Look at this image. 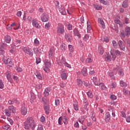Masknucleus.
<instances>
[{
	"label": "nucleus",
	"instance_id": "nucleus-1",
	"mask_svg": "<svg viewBox=\"0 0 130 130\" xmlns=\"http://www.w3.org/2000/svg\"><path fill=\"white\" fill-rule=\"evenodd\" d=\"M24 126L25 129H30V127L31 128L32 130L35 129L36 124L35 123L34 118L32 117L27 118L26 121L24 122Z\"/></svg>",
	"mask_w": 130,
	"mask_h": 130
},
{
	"label": "nucleus",
	"instance_id": "nucleus-2",
	"mask_svg": "<svg viewBox=\"0 0 130 130\" xmlns=\"http://www.w3.org/2000/svg\"><path fill=\"white\" fill-rule=\"evenodd\" d=\"M5 111V113L7 116H11V113H15V112H16V109H15L14 106H10L9 107V109H6Z\"/></svg>",
	"mask_w": 130,
	"mask_h": 130
},
{
	"label": "nucleus",
	"instance_id": "nucleus-3",
	"mask_svg": "<svg viewBox=\"0 0 130 130\" xmlns=\"http://www.w3.org/2000/svg\"><path fill=\"white\" fill-rule=\"evenodd\" d=\"M57 33L63 34L64 33V25L61 23H59L57 27Z\"/></svg>",
	"mask_w": 130,
	"mask_h": 130
},
{
	"label": "nucleus",
	"instance_id": "nucleus-4",
	"mask_svg": "<svg viewBox=\"0 0 130 130\" xmlns=\"http://www.w3.org/2000/svg\"><path fill=\"white\" fill-rule=\"evenodd\" d=\"M114 72L115 73V75L118 73L121 77L123 76V72H122L121 67H120V66H116V67L114 69Z\"/></svg>",
	"mask_w": 130,
	"mask_h": 130
},
{
	"label": "nucleus",
	"instance_id": "nucleus-5",
	"mask_svg": "<svg viewBox=\"0 0 130 130\" xmlns=\"http://www.w3.org/2000/svg\"><path fill=\"white\" fill-rule=\"evenodd\" d=\"M115 58H116V56L113 54V53H111V55H106L105 60L108 62L111 61V60H115Z\"/></svg>",
	"mask_w": 130,
	"mask_h": 130
},
{
	"label": "nucleus",
	"instance_id": "nucleus-6",
	"mask_svg": "<svg viewBox=\"0 0 130 130\" xmlns=\"http://www.w3.org/2000/svg\"><path fill=\"white\" fill-rule=\"evenodd\" d=\"M23 51L25 53H27L28 55H30L31 56H33V51L31 48L28 47H24L22 48Z\"/></svg>",
	"mask_w": 130,
	"mask_h": 130
},
{
	"label": "nucleus",
	"instance_id": "nucleus-7",
	"mask_svg": "<svg viewBox=\"0 0 130 130\" xmlns=\"http://www.w3.org/2000/svg\"><path fill=\"white\" fill-rule=\"evenodd\" d=\"M60 76L62 80H67V78H68V71L64 69H61Z\"/></svg>",
	"mask_w": 130,
	"mask_h": 130
},
{
	"label": "nucleus",
	"instance_id": "nucleus-8",
	"mask_svg": "<svg viewBox=\"0 0 130 130\" xmlns=\"http://www.w3.org/2000/svg\"><path fill=\"white\" fill-rule=\"evenodd\" d=\"M64 38L68 42H72L73 40V37L72 36V35L69 33H66L65 34Z\"/></svg>",
	"mask_w": 130,
	"mask_h": 130
},
{
	"label": "nucleus",
	"instance_id": "nucleus-9",
	"mask_svg": "<svg viewBox=\"0 0 130 130\" xmlns=\"http://www.w3.org/2000/svg\"><path fill=\"white\" fill-rule=\"evenodd\" d=\"M118 43L120 49H121L123 51H125V45H124V43H123L122 41L120 40L118 42Z\"/></svg>",
	"mask_w": 130,
	"mask_h": 130
},
{
	"label": "nucleus",
	"instance_id": "nucleus-10",
	"mask_svg": "<svg viewBox=\"0 0 130 130\" xmlns=\"http://www.w3.org/2000/svg\"><path fill=\"white\" fill-rule=\"evenodd\" d=\"M6 75L9 82H10V83H13V79L12 78V75H11V72L7 71Z\"/></svg>",
	"mask_w": 130,
	"mask_h": 130
},
{
	"label": "nucleus",
	"instance_id": "nucleus-11",
	"mask_svg": "<svg viewBox=\"0 0 130 130\" xmlns=\"http://www.w3.org/2000/svg\"><path fill=\"white\" fill-rule=\"evenodd\" d=\"M21 112L22 115H26L27 114V113L28 112V109H27V108L25 107V106H23L21 107Z\"/></svg>",
	"mask_w": 130,
	"mask_h": 130
},
{
	"label": "nucleus",
	"instance_id": "nucleus-12",
	"mask_svg": "<svg viewBox=\"0 0 130 130\" xmlns=\"http://www.w3.org/2000/svg\"><path fill=\"white\" fill-rule=\"evenodd\" d=\"M48 15L46 14H43L41 16V20L42 22H47L48 21Z\"/></svg>",
	"mask_w": 130,
	"mask_h": 130
},
{
	"label": "nucleus",
	"instance_id": "nucleus-13",
	"mask_svg": "<svg viewBox=\"0 0 130 130\" xmlns=\"http://www.w3.org/2000/svg\"><path fill=\"white\" fill-rule=\"evenodd\" d=\"M4 40H5V42H6V43H11V41L12 40V38L11 37V36L8 35H6L4 37Z\"/></svg>",
	"mask_w": 130,
	"mask_h": 130
},
{
	"label": "nucleus",
	"instance_id": "nucleus-14",
	"mask_svg": "<svg viewBox=\"0 0 130 130\" xmlns=\"http://www.w3.org/2000/svg\"><path fill=\"white\" fill-rule=\"evenodd\" d=\"M5 64H7L10 68H12L13 66H14V63H13V61H12V59L11 58H9L7 59V62Z\"/></svg>",
	"mask_w": 130,
	"mask_h": 130
},
{
	"label": "nucleus",
	"instance_id": "nucleus-15",
	"mask_svg": "<svg viewBox=\"0 0 130 130\" xmlns=\"http://www.w3.org/2000/svg\"><path fill=\"white\" fill-rule=\"evenodd\" d=\"M98 20L99 23H100V25H101L102 28H103V29H105V24L104 23L103 19H102V18H99Z\"/></svg>",
	"mask_w": 130,
	"mask_h": 130
},
{
	"label": "nucleus",
	"instance_id": "nucleus-16",
	"mask_svg": "<svg viewBox=\"0 0 130 130\" xmlns=\"http://www.w3.org/2000/svg\"><path fill=\"white\" fill-rule=\"evenodd\" d=\"M48 55L49 58H52L54 56V50L53 49H50L49 51L48 52Z\"/></svg>",
	"mask_w": 130,
	"mask_h": 130
},
{
	"label": "nucleus",
	"instance_id": "nucleus-17",
	"mask_svg": "<svg viewBox=\"0 0 130 130\" xmlns=\"http://www.w3.org/2000/svg\"><path fill=\"white\" fill-rule=\"evenodd\" d=\"M125 33L126 34V37H129L130 36V27L129 26H126L125 29Z\"/></svg>",
	"mask_w": 130,
	"mask_h": 130
},
{
	"label": "nucleus",
	"instance_id": "nucleus-18",
	"mask_svg": "<svg viewBox=\"0 0 130 130\" xmlns=\"http://www.w3.org/2000/svg\"><path fill=\"white\" fill-rule=\"evenodd\" d=\"M81 74L84 77L88 76V72H87V68L84 67L81 70Z\"/></svg>",
	"mask_w": 130,
	"mask_h": 130
},
{
	"label": "nucleus",
	"instance_id": "nucleus-19",
	"mask_svg": "<svg viewBox=\"0 0 130 130\" xmlns=\"http://www.w3.org/2000/svg\"><path fill=\"white\" fill-rule=\"evenodd\" d=\"M49 92H50V88L48 87L46 88L44 92V96L45 97H47V96H49Z\"/></svg>",
	"mask_w": 130,
	"mask_h": 130
},
{
	"label": "nucleus",
	"instance_id": "nucleus-20",
	"mask_svg": "<svg viewBox=\"0 0 130 130\" xmlns=\"http://www.w3.org/2000/svg\"><path fill=\"white\" fill-rule=\"evenodd\" d=\"M32 26H34V27H35V28H40V25H39V24H38V22H37V21L34 20H32Z\"/></svg>",
	"mask_w": 130,
	"mask_h": 130
},
{
	"label": "nucleus",
	"instance_id": "nucleus-21",
	"mask_svg": "<svg viewBox=\"0 0 130 130\" xmlns=\"http://www.w3.org/2000/svg\"><path fill=\"white\" fill-rule=\"evenodd\" d=\"M67 62L66 61V58H64L63 57H62L61 59L60 60L59 62H58L59 66H60V67H62V66H63Z\"/></svg>",
	"mask_w": 130,
	"mask_h": 130
},
{
	"label": "nucleus",
	"instance_id": "nucleus-22",
	"mask_svg": "<svg viewBox=\"0 0 130 130\" xmlns=\"http://www.w3.org/2000/svg\"><path fill=\"white\" fill-rule=\"evenodd\" d=\"M59 11L62 15H66L67 14V12H66V10H64V7L63 6H61V7H59Z\"/></svg>",
	"mask_w": 130,
	"mask_h": 130
},
{
	"label": "nucleus",
	"instance_id": "nucleus-23",
	"mask_svg": "<svg viewBox=\"0 0 130 130\" xmlns=\"http://www.w3.org/2000/svg\"><path fill=\"white\" fill-rule=\"evenodd\" d=\"M126 36V34H125V31L124 30L120 31V37H121V38H125Z\"/></svg>",
	"mask_w": 130,
	"mask_h": 130
},
{
	"label": "nucleus",
	"instance_id": "nucleus-24",
	"mask_svg": "<svg viewBox=\"0 0 130 130\" xmlns=\"http://www.w3.org/2000/svg\"><path fill=\"white\" fill-rule=\"evenodd\" d=\"M105 120L107 121V122H109V120H110V113L108 112L105 114Z\"/></svg>",
	"mask_w": 130,
	"mask_h": 130
},
{
	"label": "nucleus",
	"instance_id": "nucleus-25",
	"mask_svg": "<svg viewBox=\"0 0 130 130\" xmlns=\"http://www.w3.org/2000/svg\"><path fill=\"white\" fill-rule=\"evenodd\" d=\"M35 74L36 75L37 78H38V79H39V80H41V79H42V75H41V73H40V72L36 71Z\"/></svg>",
	"mask_w": 130,
	"mask_h": 130
},
{
	"label": "nucleus",
	"instance_id": "nucleus-26",
	"mask_svg": "<svg viewBox=\"0 0 130 130\" xmlns=\"http://www.w3.org/2000/svg\"><path fill=\"white\" fill-rule=\"evenodd\" d=\"M44 109L47 114H49V106L44 105Z\"/></svg>",
	"mask_w": 130,
	"mask_h": 130
},
{
	"label": "nucleus",
	"instance_id": "nucleus-27",
	"mask_svg": "<svg viewBox=\"0 0 130 130\" xmlns=\"http://www.w3.org/2000/svg\"><path fill=\"white\" fill-rule=\"evenodd\" d=\"M60 48L62 51H66V50L67 49V45L64 43H62Z\"/></svg>",
	"mask_w": 130,
	"mask_h": 130
},
{
	"label": "nucleus",
	"instance_id": "nucleus-28",
	"mask_svg": "<svg viewBox=\"0 0 130 130\" xmlns=\"http://www.w3.org/2000/svg\"><path fill=\"white\" fill-rule=\"evenodd\" d=\"M92 81L94 85H95V86H99V84H100V83L97 80V77H93Z\"/></svg>",
	"mask_w": 130,
	"mask_h": 130
},
{
	"label": "nucleus",
	"instance_id": "nucleus-29",
	"mask_svg": "<svg viewBox=\"0 0 130 130\" xmlns=\"http://www.w3.org/2000/svg\"><path fill=\"white\" fill-rule=\"evenodd\" d=\"M74 33L75 36H77L78 38H81V35L80 34V33H79V31H78V29H74Z\"/></svg>",
	"mask_w": 130,
	"mask_h": 130
},
{
	"label": "nucleus",
	"instance_id": "nucleus-30",
	"mask_svg": "<svg viewBox=\"0 0 130 130\" xmlns=\"http://www.w3.org/2000/svg\"><path fill=\"white\" fill-rule=\"evenodd\" d=\"M99 52L100 54H103L104 53V49L102 46L99 47Z\"/></svg>",
	"mask_w": 130,
	"mask_h": 130
},
{
	"label": "nucleus",
	"instance_id": "nucleus-31",
	"mask_svg": "<svg viewBox=\"0 0 130 130\" xmlns=\"http://www.w3.org/2000/svg\"><path fill=\"white\" fill-rule=\"evenodd\" d=\"M3 128H4V130H11V126L5 124L2 126Z\"/></svg>",
	"mask_w": 130,
	"mask_h": 130
},
{
	"label": "nucleus",
	"instance_id": "nucleus-32",
	"mask_svg": "<svg viewBox=\"0 0 130 130\" xmlns=\"http://www.w3.org/2000/svg\"><path fill=\"white\" fill-rule=\"evenodd\" d=\"M99 86H100L101 89H102V90H106L107 88L106 86L105 85H104V83H100V84H99Z\"/></svg>",
	"mask_w": 130,
	"mask_h": 130
},
{
	"label": "nucleus",
	"instance_id": "nucleus-33",
	"mask_svg": "<svg viewBox=\"0 0 130 130\" xmlns=\"http://www.w3.org/2000/svg\"><path fill=\"white\" fill-rule=\"evenodd\" d=\"M120 85L121 87H122L123 88H125V87H126V83L122 80L120 81Z\"/></svg>",
	"mask_w": 130,
	"mask_h": 130
},
{
	"label": "nucleus",
	"instance_id": "nucleus-34",
	"mask_svg": "<svg viewBox=\"0 0 130 130\" xmlns=\"http://www.w3.org/2000/svg\"><path fill=\"white\" fill-rule=\"evenodd\" d=\"M35 99H36V96H35V95L34 94V93H30V100H32L30 101L31 103H32V102H33V100H35Z\"/></svg>",
	"mask_w": 130,
	"mask_h": 130
},
{
	"label": "nucleus",
	"instance_id": "nucleus-35",
	"mask_svg": "<svg viewBox=\"0 0 130 130\" xmlns=\"http://www.w3.org/2000/svg\"><path fill=\"white\" fill-rule=\"evenodd\" d=\"M112 44L113 47H114L115 49H116L117 47H118V45L117 44V43H116V41L115 40H113L112 41Z\"/></svg>",
	"mask_w": 130,
	"mask_h": 130
},
{
	"label": "nucleus",
	"instance_id": "nucleus-36",
	"mask_svg": "<svg viewBox=\"0 0 130 130\" xmlns=\"http://www.w3.org/2000/svg\"><path fill=\"white\" fill-rule=\"evenodd\" d=\"M82 84H83V81L80 79H77V85L78 86H79V87H81L82 86Z\"/></svg>",
	"mask_w": 130,
	"mask_h": 130
},
{
	"label": "nucleus",
	"instance_id": "nucleus-37",
	"mask_svg": "<svg viewBox=\"0 0 130 130\" xmlns=\"http://www.w3.org/2000/svg\"><path fill=\"white\" fill-rule=\"evenodd\" d=\"M122 8H124L125 9L127 8L128 7V4H127V2H123L122 4Z\"/></svg>",
	"mask_w": 130,
	"mask_h": 130
},
{
	"label": "nucleus",
	"instance_id": "nucleus-38",
	"mask_svg": "<svg viewBox=\"0 0 130 130\" xmlns=\"http://www.w3.org/2000/svg\"><path fill=\"white\" fill-rule=\"evenodd\" d=\"M92 61H93V59L91 57L87 58L86 60V63H90V62H92Z\"/></svg>",
	"mask_w": 130,
	"mask_h": 130
},
{
	"label": "nucleus",
	"instance_id": "nucleus-39",
	"mask_svg": "<svg viewBox=\"0 0 130 130\" xmlns=\"http://www.w3.org/2000/svg\"><path fill=\"white\" fill-rule=\"evenodd\" d=\"M34 43L36 46H39L40 43H39V41H38V39L37 38L35 39Z\"/></svg>",
	"mask_w": 130,
	"mask_h": 130
},
{
	"label": "nucleus",
	"instance_id": "nucleus-40",
	"mask_svg": "<svg viewBox=\"0 0 130 130\" xmlns=\"http://www.w3.org/2000/svg\"><path fill=\"white\" fill-rule=\"evenodd\" d=\"M99 1L101 4H103V5H107V4H108V1H107V0H99Z\"/></svg>",
	"mask_w": 130,
	"mask_h": 130
},
{
	"label": "nucleus",
	"instance_id": "nucleus-41",
	"mask_svg": "<svg viewBox=\"0 0 130 130\" xmlns=\"http://www.w3.org/2000/svg\"><path fill=\"white\" fill-rule=\"evenodd\" d=\"M69 49L70 52H73L74 51V46L72 45H69Z\"/></svg>",
	"mask_w": 130,
	"mask_h": 130
},
{
	"label": "nucleus",
	"instance_id": "nucleus-42",
	"mask_svg": "<svg viewBox=\"0 0 130 130\" xmlns=\"http://www.w3.org/2000/svg\"><path fill=\"white\" fill-rule=\"evenodd\" d=\"M115 53L116 55H120L121 56L122 55V52H120L118 50H117L115 51Z\"/></svg>",
	"mask_w": 130,
	"mask_h": 130
},
{
	"label": "nucleus",
	"instance_id": "nucleus-43",
	"mask_svg": "<svg viewBox=\"0 0 130 130\" xmlns=\"http://www.w3.org/2000/svg\"><path fill=\"white\" fill-rule=\"evenodd\" d=\"M4 87H5V84H4V82H3V80H0V89H4Z\"/></svg>",
	"mask_w": 130,
	"mask_h": 130
},
{
	"label": "nucleus",
	"instance_id": "nucleus-44",
	"mask_svg": "<svg viewBox=\"0 0 130 130\" xmlns=\"http://www.w3.org/2000/svg\"><path fill=\"white\" fill-rule=\"evenodd\" d=\"M83 84L85 86V87L90 88V83H89V82L83 81Z\"/></svg>",
	"mask_w": 130,
	"mask_h": 130
},
{
	"label": "nucleus",
	"instance_id": "nucleus-45",
	"mask_svg": "<svg viewBox=\"0 0 130 130\" xmlns=\"http://www.w3.org/2000/svg\"><path fill=\"white\" fill-rule=\"evenodd\" d=\"M63 121L64 124H68V123L69 122V120H68V118H67L66 117L64 116L63 118Z\"/></svg>",
	"mask_w": 130,
	"mask_h": 130
},
{
	"label": "nucleus",
	"instance_id": "nucleus-46",
	"mask_svg": "<svg viewBox=\"0 0 130 130\" xmlns=\"http://www.w3.org/2000/svg\"><path fill=\"white\" fill-rule=\"evenodd\" d=\"M114 22L116 24H118V25H120V26H121L120 24V20L118 19V18H116L114 20Z\"/></svg>",
	"mask_w": 130,
	"mask_h": 130
},
{
	"label": "nucleus",
	"instance_id": "nucleus-47",
	"mask_svg": "<svg viewBox=\"0 0 130 130\" xmlns=\"http://www.w3.org/2000/svg\"><path fill=\"white\" fill-rule=\"evenodd\" d=\"M43 70L46 73H48L49 72V68L47 67V66H45L43 67Z\"/></svg>",
	"mask_w": 130,
	"mask_h": 130
},
{
	"label": "nucleus",
	"instance_id": "nucleus-48",
	"mask_svg": "<svg viewBox=\"0 0 130 130\" xmlns=\"http://www.w3.org/2000/svg\"><path fill=\"white\" fill-rule=\"evenodd\" d=\"M123 93L125 94V95H130L129 91L126 89H123Z\"/></svg>",
	"mask_w": 130,
	"mask_h": 130
},
{
	"label": "nucleus",
	"instance_id": "nucleus-49",
	"mask_svg": "<svg viewBox=\"0 0 130 130\" xmlns=\"http://www.w3.org/2000/svg\"><path fill=\"white\" fill-rule=\"evenodd\" d=\"M88 39H89V35L86 34L83 37V40H84V41H87V40H88Z\"/></svg>",
	"mask_w": 130,
	"mask_h": 130
},
{
	"label": "nucleus",
	"instance_id": "nucleus-50",
	"mask_svg": "<svg viewBox=\"0 0 130 130\" xmlns=\"http://www.w3.org/2000/svg\"><path fill=\"white\" fill-rule=\"evenodd\" d=\"M41 62V59L40 57H36V63L37 64H38L39 63H40Z\"/></svg>",
	"mask_w": 130,
	"mask_h": 130
},
{
	"label": "nucleus",
	"instance_id": "nucleus-51",
	"mask_svg": "<svg viewBox=\"0 0 130 130\" xmlns=\"http://www.w3.org/2000/svg\"><path fill=\"white\" fill-rule=\"evenodd\" d=\"M87 94L89 98H93V94L91 92L88 91Z\"/></svg>",
	"mask_w": 130,
	"mask_h": 130
},
{
	"label": "nucleus",
	"instance_id": "nucleus-52",
	"mask_svg": "<svg viewBox=\"0 0 130 130\" xmlns=\"http://www.w3.org/2000/svg\"><path fill=\"white\" fill-rule=\"evenodd\" d=\"M67 28L68 30H72L73 29V25L72 24L69 23L67 26Z\"/></svg>",
	"mask_w": 130,
	"mask_h": 130
},
{
	"label": "nucleus",
	"instance_id": "nucleus-53",
	"mask_svg": "<svg viewBox=\"0 0 130 130\" xmlns=\"http://www.w3.org/2000/svg\"><path fill=\"white\" fill-rule=\"evenodd\" d=\"M49 28H50V23H46L45 24V28L47 29V30H48V29H49Z\"/></svg>",
	"mask_w": 130,
	"mask_h": 130
},
{
	"label": "nucleus",
	"instance_id": "nucleus-54",
	"mask_svg": "<svg viewBox=\"0 0 130 130\" xmlns=\"http://www.w3.org/2000/svg\"><path fill=\"white\" fill-rule=\"evenodd\" d=\"M0 54L1 55H4L5 54V50H4L2 48H0Z\"/></svg>",
	"mask_w": 130,
	"mask_h": 130
},
{
	"label": "nucleus",
	"instance_id": "nucleus-55",
	"mask_svg": "<svg viewBox=\"0 0 130 130\" xmlns=\"http://www.w3.org/2000/svg\"><path fill=\"white\" fill-rule=\"evenodd\" d=\"M45 67H47L48 68L51 67V64H50V63L49 62H47V61L45 62Z\"/></svg>",
	"mask_w": 130,
	"mask_h": 130
},
{
	"label": "nucleus",
	"instance_id": "nucleus-56",
	"mask_svg": "<svg viewBox=\"0 0 130 130\" xmlns=\"http://www.w3.org/2000/svg\"><path fill=\"white\" fill-rule=\"evenodd\" d=\"M37 130H43V126L41 124L39 125Z\"/></svg>",
	"mask_w": 130,
	"mask_h": 130
},
{
	"label": "nucleus",
	"instance_id": "nucleus-57",
	"mask_svg": "<svg viewBox=\"0 0 130 130\" xmlns=\"http://www.w3.org/2000/svg\"><path fill=\"white\" fill-rule=\"evenodd\" d=\"M110 98L111 99V100H116V96L114 95H111Z\"/></svg>",
	"mask_w": 130,
	"mask_h": 130
},
{
	"label": "nucleus",
	"instance_id": "nucleus-58",
	"mask_svg": "<svg viewBox=\"0 0 130 130\" xmlns=\"http://www.w3.org/2000/svg\"><path fill=\"white\" fill-rule=\"evenodd\" d=\"M59 103H60L59 100L57 99L55 100V104L56 106H57L58 105H59Z\"/></svg>",
	"mask_w": 130,
	"mask_h": 130
},
{
	"label": "nucleus",
	"instance_id": "nucleus-59",
	"mask_svg": "<svg viewBox=\"0 0 130 130\" xmlns=\"http://www.w3.org/2000/svg\"><path fill=\"white\" fill-rule=\"evenodd\" d=\"M108 110L109 111H111L112 112H113V111H114V109L113 108H112V107H109L108 108Z\"/></svg>",
	"mask_w": 130,
	"mask_h": 130
},
{
	"label": "nucleus",
	"instance_id": "nucleus-60",
	"mask_svg": "<svg viewBox=\"0 0 130 130\" xmlns=\"http://www.w3.org/2000/svg\"><path fill=\"white\" fill-rule=\"evenodd\" d=\"M104 41L105 42H108V41H109V38L108 37H104Z\"/></svg>",
	"mask_w": 130,
	"mask_h": 130
},
{
	"label": "nucleus",
	"instance_id": "nucleus-61",
	"mask_svg": "<svg viewBox=\"0 0 130 130\" xmlns=\"http://www.w3.org/2000/svg\"><path fill=\"white\" fill-rule=\"evenodd\" d=\"M42 101L44 102L45 105H46V103H47V99L45 98H42Z\"/></svg>",
	"mask_w": 130,
	"mask_h": 130
},
{
	"label": "nucleus",
	"instance_id": "nucleus-62",
	"mask_svg": "<svg viewBox=\"0 0 130 130\" xmlns=\"http://www.w3.org/2000/svg\"><path fill=\"white\" fill-rule=\"evenodd\" d=\"M40 121H41V122H44L45 121V117L42 116L40 118Z\"/></svg>",
	"mask_w": 130,
	"mask_h": 130
},
{
	"label": "nucleus",
	"instance_id": "nucleus-63",
	"mask_svg": "<svg viewBox=\"0 0 130 130\" xmlns=\"http://www.w3.org/2000/svg\"><path fill=\"white\" fill-rule=\"evenodd\" d=\"M34 50H36V51H37V52H38L39 53H42V51L40 49H38V48H35L34 49Z\"/></svg>",
	"mask_w": 130,
	"mask_h": 130
},
{
	"label": "nucleus",
	"instance_id": "nucleus-64",
	"mask_svg": "<svg viewBox=\"0 0 130 130\" xmlns=\"http://www.w3.org/2000/svg\"><path fill=\"white\" fill-rule=\"evenodd\" d=\"M17 16L18 17H21L22 16V12L21 11H18L16 14Z\"/></svg>",
	"mask_w": 130,
	"mask_h": 130
}]
</instances>
